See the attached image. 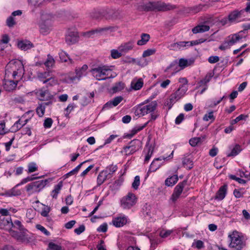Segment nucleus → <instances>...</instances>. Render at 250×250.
Instances as JSON below:
<instances>
[{
  "label": "nucleus",
  "instance_id": "obj_1",
  "mask_svg": "<svg viewBox=\"0 0 250 250\" xmlns=\"http://www.w3.org/2000/svg\"><path fill=\"white\" fill-rule=\"evenodd\" d=\"M141 10L146 11H165L173 8V6L161 1L149 2L141 6Z\"/></svg>",
  "mask_w": 250,
  "mask_h": 250
},
{
  "label": "nucleus",
  "instance_id": "obj_2",
  "mask_svg": "<svg viewBox=\"0 0 250 250\" xmlns=\"http://www.w3.org/2000/svg\"><path fill=\"white\" fill-rule=\"evenodd\" d=\"M92 75L97 80H105L106 79L113 78L111 73V70L105 65H99L90 70Z\"/></svg>",
  "mask_w": 250,
  "mask_h": 250
},
{
  "label": "nucleus",
  "instance_id": "obj_3",
  "mask_svg": "<svg viewBox=\"0 0 250 250\" xmlns=\"http://www.w3.org/2000/svg\"><path fill=\"white\" fill-rule=\"evenodd\" d=\"M23 71V66L20 62H10L5 67V75L9 76L12 74L13 79H16L18 75L21 77Z\"/></svg>",
  "mask_w": 250,
  "mask_h": 250
},
{
  "label": "nucleus",
  "instance_id": "obj_4",
  "mask_svg": "<svg viewBox=\"0 0 250 250\" xmlns=\"http://www.w3.org/2000/svg\"><path fill=\"white\" fill-rule=\"evenodd\" d=\"M228 236L230 240L229 245L230 247L234 248L236 250H241L245 247L246 242L244 237L240 235L237 231H233Z\"/></svg>",
  "mask_w": 250,
  "mask_h": 250
},
{
  "label": "nucleus",
  "instance_id": "obj_5",
  "mask_svg": "<svg viewBox=\"0 0 250 250\" xmlns=\"http://www.w3.org/2000/svg\"><path fill=\"white\" fill-rule=\"evenodd\" d=\"M157 106L156 101H152L148 104H140L138 105L135 110V114L139 117L143 116L147 114L154 111Z\"/></svg>",
  "mask_w": 250,
  "mask_h": 250
},
{
  "label": "nucleus",
  "instance_id": "obj_6",
  "mask_svg": "<svg viewBox=\"0 0 250 250\" xmlns=\"http://www.w3.org/2000/svg\"><path fill=\"white\" fill-rule=\"evenodd\" d=\"M187 90L188 87L187 85H180L178 90L175 93L172 94L169 98L167 100L165 105L168 106L169 109L171 108L173 104L183 97Z\"/></svg>",
  "mask_w": 250,
  "mask_h": 250
},
{
  "label": "nucleus",
  "instance_id": "obj_7",
  "mask_svg": "<svg viewBox=\"0 0 250 250\" xmlns=\"http://www.w3.org/2000/svg\"><path fill=\"white\" fill-rule=\"evenodd\" d=\"M47 182V180H42L33 182L26 186V190L30 194L39 192L45 187Z\"/></svg>",
  "mask_w": 250,
  "mask_h": 250
},
{
  "label": "nucleus",
  "instance_id": "obj_8",
  "mask_svg": "<svg viewBox=\"0 0 250 250\" xmlns=\"http://www.w3.org/2000/svg\"><path fill=\"white\" fill-rule=\"evenodd\" d=\"M116 30V27L109 26L103 27H98L95 29L90 31L88 34L89 36L95 35L96 36H103L111 33Z\"/></svg>",
  "mask_w": 250,
  "mask_h": 250
},
{
  "label": "nucleus",
  "instance_id": "obj_9",
  "mask_svg": "<svg viewBox=\"0 0 250 250\" xmlns=\"http://www.w3.org/2000/svg\"><path fill=\"white\" fill-rule=\"evenodd\" d=\"M121 206L125 209H129L134 206L136 202V198L134 194L128 193L121 200Z\"/></svg>",
  "mask_w": 250,
  "mask_h": 250
},
{
  "label": "nucleus",
  "instance_id": "obj_10",
  "mask_svg": "<svg viewBox=\"0 0 250 250\" xmlns=\"http://www.w3.org/2000/svg\"><path fill=\"white\" fill-rule=\"evenodd\" d=\"M140 142L138 140H133L129 142L126 146L124 147L122 153L126 155H130L133 154L139 149Z\"/></svg>",
  "mask_w": 250,
  "mask_h": 250
},
{
  "label": "nucleus",
  "instance_id": "obj_11",
  "mask_svg": "<svg viewBox=\"0 0 250 250\" xmlns=\"http://www.w3.org/2000/svg\"><path fill=\"white\" fill-rule=\"evenodd\" d=\"M12 228L13 222L10 217L6 219L0 218V228L8 231L13 236L15 237L17 235V232L12 230Z\"/></svg>",
  "mask_w": 250,
  "mask_h": 250
},
{
  "label": "nucleus",
  "instance_id": "obj_12",
  "mask_svg": "<svg viewBox=\"0 0 250 250\" xmlns=\"http://www.w3.org/2000/svg\"><path fill=\"white\" fill-rule=\"evenodd\" d=\"M173 152L174 151H172L168 157L162 156L154 159L150 166L147 173L151 172H155L160 167L162 164L158 163V162L159 161L167 160L168 158L172 159L173 156Z\"/></svg>",
  "mask_w": 250,
  "mask_h": 250
},
{
  "label": "nucleus",
  "instance_id": "obj_13",
  "mask_svg": "<svg viewBox=\"0 0 250 250\" xmlns=\"http://www.w3.org/2000/svg\"><path fill=\"white\" fill-rule=\"evenodd\" d=\"M187 184V180H184L182 182H180L174 188L173 192L171 196L170 200L173 202H175L180 196L183 192L184 188Z\"/></svg>",
  "mask_w": 250,
  "mask_h": 250
},
{
  "label": "nucleus",
  "instance_id": "obj_14",
  "mask_svg": "<svg viewBox=\"0 0 250 250\" xmlns=\"http://www.w3.org/2000/svg\"><path fill=\"white\" fill-rule=\"evenodd\" d=\"M37 77L39 80L42 82L43 83H46L48 82H50L51 83V84L57 83V81L52 76L50 71H45L44 72H38Z\"/></svg>",
  "mask_w": 250,
  "mask_h": 250
},
{
  "label": "nucleus",
  "instance_id": "obj_15",
  "mask_svg": "<svg viewBox=\"0 0 250 250\" xmlns=\"http://www.w3.org/2000/svg\"><path fill=\"white\" fill-rule=\"evenodd\" d=\"M36 95L40 101L51 100L53 98L48 90L42 89H39L36 92Z\"/></svg>",
  "mask_w": 250,
  "mask_h": 250
},
{
  "label": "nucleus",
  "instance_id": "obj_16",
  "mask_svg": "<svg viewBox=\"0 0 250 250\" xmlns=\"http://www.w3.org/2000/svg\"><path fill=\"white\" fill-rule=\"evenodd\" d=\"M123 100L122 96H117L107 102L103 107V110H107L118 105Z\"/></svg>",
  "mask_w": 250,
  "mask_h": 250
},
{
  "label": "nucleus",
  "instance_id": "obj_17",
  "mask_svg": "<svg viewBox=\"0 0 250 250\" xmlns=\"http://www.w3.org/2000/svg\"><path fill=\"white\" fill-rule=\"evenodd\" d=\"M78 33L76 31L69 30L65 37V41L69 44H74L78 41Z\"/></svg>",
  "mask_w": 250,
  "mask_h": 250
},
{
  "label": "nucleus",
  "instance_id": "obj_18",
  "mask_svg": "<svg viewBox=\"0 0 250 250\" xmlns=\"http://www.w3.org/2000/svg\"><path fill=\"white\" fill-rule=\"evenodd\" d=\"M193 45L192 42H179L173 43L169 45L168 48L170 50H177L181 49L186 46H190Z\"/></svg>",
  "mask_w": 250,
  "mask_h": 250
},
{
  "label": "nucleus",
  "instance_id": "obj_19",
  "mask_svg": "<svg viewBox=\"0 0 250 250\" xmlns=\"http://www.w3.org/2000/svg\"><path fill=\"white\" fill-rule=\"evenodd\" d=\"M112 222L116 227H122L127 222V218L125 215L118 216L113 219Z\"/></svg>",
  "mask_w": 250,
  "mask_h": 250
},
{
  "label": "nucleus",
  "instance_id": "obj_20",
  "mask_svg": "<svg viewBox=\"0 0 250 250\" xmlns=\"http://www.w3.org/2000/svg\"><path fill=\"white\" fill-rule=\"evenodd\" d=\"M243 31H241L238 33L231 35L228 37V41L231 46H232L237 42H239L242 38L244 37L243 35Z\"/></svg>",
  "mask_w": 250,
  "mask_h": 250
},
{
  "label": "nucleus",
  "instance_id": "obj_21",
  "mask_svg": "<svg viewBox=\"0 0 250 250\" xmlns=\"http://www.w3.org/2000/svg\"><path fill=\"white\" fill-rule=\"evenodd\" d=\"M230 152L227 153V157H234L238 155L242 150L241 146L238 144H235L233 146H229Z\"/></svg>",
  "mask_w": 250,
  "mask_h": 250
},
{
  "label": "nucleus",
  "instance_id": "obj_22",
  "mask_svg": "<svg viewBox=\"0 0 250 250\" xmlns=\"http://www.w3.org/2000/svg\"><path fill=\"white\" fill-rule=\"evenodd\" d=\"M133 43L134 42L132 41L123 43L118 47V49L122 53H126L133 49Z\"/></svg>",
  "mask_w": 250,
  "mask_h": 250
},
{
  "label": "nucleus",
  "instance_id": "obj_23",
  "mask_svg": "<svg viewBox=\"0 0 250 250\" xmlns=\"http://www.w3.org/2000/svg\"><path fill=\"white\" fill-rule=\"evenodd\" d=\"M18 46L23 50H27L33 47V44L29 41H20L18 42Z\"/></svg>",
  "mask_w": 250,
  "mask_h": 250
},
{
  "label": "nucleus",
  "instance_id": "obj_24",
  "mask_svg": "<svg viewBox=\"0 0 250 250\" xmlns=\"http://www.w3.org/2000/svg\"><path fill=\"white\" fill-rule=\"evenodd\" d=\"M243 10L240 11L238 10H234L231 12L228 16V20L230 22H234L239 18H240Z\"/></svg>",
  "mask_w": 250,
  "mask_h": 250
},
{
  "label": "nucleus",
  "instance_id": "obj_25",
  "mask_svg": "<svg viewBox=\"0 0 250 250\" xmlns=\"http://www.w3.org/2000/svg\"><path fill=\"white\" fill-rule=\"evenodd\" d=\"M144 82L142 78L133 79L131 83V88L135 90H140L143 86Z\"/></svg>",
  "mask_w": 250,
  "mask_h": 250
},
{
  "label": "nucleus",
  "instance_id": "obj_26",
  "mask_svg": "<svg viewBox=\"0 0 250 250\" xmlns=\"http://www.w3.org/2000/svg\"><path fill=\"white\" fill-rule=\"evenodd\" d=\"M180 70L177 62H173L166 68L165 72H170L172 74H174Z\"/></svg>",
  "mask_w": 250,
  "mask_h": 250
},
{
  "label": "nucleus",
  "instance_id": "obj_27",
  "mask_svg": "<svg viewBox=\"0 0 250 250\" xmlns=\"http://www.w3.org/2000/svg\"><path fill=\"white\" fill-rule=\"evenodd\" d=\"M227 190V186L224 185L219 188L216 194L215 198L219 200H223L226 196Z\"/></svg>",
  "mask_w": 250,
  "mask_h": 250
},
{
  "label": "nucleus",
  "instance_id": "obj_28",
  "mask_svg": "<svg viewBox=\"0 0 250 250\" xmlns=\"http://www.w3.org/2000/svg\"><path fill=\"white\" fill-rule=\"evenodd\" d=\"M51 24V23L50 22H47V23H45V22H40L39 25L41 33L43 35L48 34L50 31Z\"/></svg>",
  "mask_w": 250,
  "mask_h": 250
},
{
  "label": "nucleus",
  "instance_id": "obj_29",
  "mask_svg": "<svg viewBox=\"0 0 250 250\" xmlns=\"http://www.w3.org/2000/svg\"><path fill=\"white\" fill-rule=\"evenodd\" d=\"M18 186H15L13 188L5 191L4 193H2V195L5 196L6 197H11L14 196H18L21 194V192L20 190L17 189L16 188Z\"/></svg>",
  "mask_w": 250,
  "mask_h": 250
},
{
  "label": "nucleus",
  "instance_id": "obj_30",
  "mask_svg": "<svg viewBox=\"0 0 250 250\" xmlns=\"http://www.w3.org/2000/svg\"><path fill=\"white\" fill-rule=\"evenodd\" d=\"M118 167L116 165H111L107 166L103 170L108 177L110 179L112 177L113 174L117 171Z\"/></svg>",
  "mask_w": 250,
  "mask_h": 250
},
{
  "label": "nucleus",
  "instance_id": "obj_31",
  "mask_svg": "<svg viewBox=\"0 0 250 250\" xmlns=\"http://www.w3.org/2000/svg\"><path fill=\"white\" fill-rule=\"evenodd\" d=\"M209 29V26L205 24L198 25L192 29V31L194 34L198 33H203L206 31H208Z\"/></svg>",
  "mask_w": 250,
  "mask_h": 250
},
{
  "label": "nucleus",
  "instance_id": "obj_32",
  "mask_svg": "<svg viewBox=\"0 0 250 250\" xmlns=\"http://www.w3.org/2000/svg\"><path fill=\"white\" fill-rule=\"evenodd\" d=\"M28 122L27 120L24 121H21V119L17 121L14 125L12 126L11 129L13 132H16L21 128L24 125H25Z\"/></svg>",
  "mask_w": 250,
  "mask_h": 250
},
{
  "label": "nucleus",
  "instance_id": "obj_33",
  "mask_svg": "<svg viewBox=\"0 0 250 250\" xmlns=\"http://www.w3.org/2000/svg\"><path fill=\"white\" fill-rule=\"evenodd\" d=\"M17 83L13 80H8L5 81L4 84V88L7 91H11L14 89L17 86Z\"/></svg>",
  "mask_w": 250,
  "mask_h": 250
},
{
  "label": "nucleus",
  "instance_id": "obj_34",
  "mask_svg": "<svg viewBox=\"0 0 250 250\" xmlns=\"http://www.w3.org/2000/svg\"><path fill=\"white\" fill-rule=\"evenodd\" d=\"M178 177L177 175L171 176L165 180V185L168 187H172L178 181Z\"/></svg>",
  "mask_w": 250,
  "mask_h": 250
},
{
  "label": "nucleus",
  "instance_id": "obj_35",
  "mask_svg": "<svg viewBox=\"0 0 250 250\" xmlns=\"http://www.w3.org/2000/svg\"><path fill=\"white\" fill-rule=\"evenodd\" d=\"M62 182H60L57 185L54 186V189L52 191L51 195V196L54 198L57 199L58 197V194L60 193L61 189H62Z\"/></svg>",
  "mask_w": 250,
  "mask_h": 250
},
{
  "label": "nucleus",
  "instance_id": "obj_36",
  "mask_svg": "<svg viewBox=\"0 0 250 250\" xmlns=\"http://www.w3.org/2000/svg\"><path fill=\"white\" fill-rule=\"evenodd\" d=\"M109 179L104 170L101 171L98 175L97 182V185L100 186L106 180Z\"/></svg>",
  "mask_w": 250,
  "mask_h": 250
},
{
  "label": "nucleus",
  "instance_id": "obj_37",
  "mask_svg": "<svg viewBox=\"0 0 250 250\" xmlns=\"http://www.w3.org/2000/svg\"><path fill=\"white\" fill-rule=\"evenodd\" d=\"M213 73H208L206 75L205 78L204 79H203L202 80H201L199 82V86H207V84L209 82H210V81L211 80V79L213 77Z\"/></svg>",
  "mask_w": 250,
  "mask_h": 250
},
{
  "label": "nucleus",
  "instance_id": "obj_38",
  "mask_svg": "<svg viewBox=\"0 0 250 250\" xmlns=\"http://www.w3.org/2000/svg\"><path fill=\"white\" fill-rule=\"evenodd\" d=\"M88 66L86 64H84L83 66L76 70V77L80 79L85 75V71L87 69Z\"/></svg>",
  "mask_w": 250,
  "mask_h": 250
},
{
  "label": "nucleus",
  "instance_id": "obj_39",
  "mask_svg": "<svg viewBox=\"0 0 250 250\" xmlns=\"http://www.w3.org/2000/svg\"><path fill=\"white\" fill-rule=\"evenodd\" d=\"M183 165L188 169H190L193 167V163L190 158L185 157L182 161Z\"/></svg>",
  "mask_w": 250,
  "mask_h": 250
},
{
  "label": "nucleus",
  "instance_id": "obj_40",
  "mask_svg": "<svg viewBox=\"0 0 250 250\" xmlns=\"http://www.w3.org/2000/svg\"><path fill=\"white\" fill-rule=\"evenodd\" d=\"M150 39L149 34L143 33L141 35V39L138 41L137 44L138 45H143L146 43Z\"/></svg>",
  "mask_w": 250,
  "mask_h": 250
},
{
  "label": "nucleus",
  "instance_id": "obj_41",
  "mask_svg": "<svg viewBox=\"0 0 250 250\" xmlns=\"http://www.w3.org/2000/svg\"><path fill=\"white\" fill-rule=\"evenodd\" d=\"M54 59L52 56L48 55L46 61L44 62V64L47 69H49L53 67V66L54 65Z\"/></svg>",
  "mask_w": 250,
  "mask_h": 250
},
{
  "label": "nucleus",
  "instance_id": "obj_42",
  "mask_svg": "<svg viewBox=\"0 0 250 250\" xmlns=\"http://www.w3.org/2000/svg\"><path fill=\"white\" fill-rule=\"evenodd\" d=\"M125 87V84L123 83L120 82L116 83L112 87V90L113 92H117L122 90Z\"/></svg>",
  "mask_w": 250,
  "mask_h": 250
},
{
  "label": "nucleus",
  "instance_id": "obj_43",
  "mask_svg": "<svg viewBox=\"0 0 250 250\" xmlns=\"http://www.w3.org/2000/svg\"><path fill=\"white\" fill-rule=\"evenodd\" d=\"M52 16L47 13H42L41 17V21L40 22H45L47 23V22L51 23Z\"/></svg>",
  "mask_w": 250,
  "mask_h": 250
},
{
  "label": "nucleus",
  "instance_id": "obj_44",
  "mask_svg": "<svg viewBox=\"0 0 250 250\" xmlns=\"http://www.w3.org/2000/svg\"><path fill=\"white\" fill-rule=\"evenodd\" d=\"M45 107L43 104L41 103L39 104L38 106L36 108V112L38 116L40 117H42L44 114Z\"/></svg>",
  "mask_w": 250,
  "mask_h": 250
},
{
  "label": "nucleus",
  "instance_id": "obj_45",
  "mask_svg": "<svg viewBox=\"0 0 250 250\" xmlns=\"http://www.w3.org/2000/svg\"><path fill=\"white\" fill-rule=\"evenodd\" d=\"M147 124V123H146L145 124L143 125L136 126L134 127L131 131V133L130 134L128 135V136L130 137H132L133 135H134L137 132H138L139 131L142 130L143 128H144L146 126Z\"/></svg>",
  "mask_w": 250,
  "mask_h": 250
},
{
  "label": "nucleus",
  "instance_id": "obj_46",
  "mask_svg": "<svg viewBox=\"0 0 250 250\" xmlns=\"http://www.w3.org/2000/svg\"><path fill=\"white\" fill-rule=\"evenodd\" d=\"M84 163V162L81 163L80 164H79L78 166H77L74 169L67 173L65 175L66 177H68L70 176L76 174L77 173V172L80 170V168L83 165V164Z\"/></svg>",
  "mask_w": 250,
  "mask_h": 250
},
{
  "label": "nucleus",
  "instance_id": "obj_47",
  "mask_svg": "<svg viewBox=\"0 0 250 250\" xmlns=\"http://www.w3.org/2000/svg\"><path fill=\"white\" fill-rule=\"evenodd\" d=\"M178 64L181 69H183L190 65L188 60L184 59H180Z\"/></svg>",
  "mask_w": 250,
  "mask_h": 250
},
{
  "label": "nucleus",
  "instance_id": "obj_48",
  "mask_svg": "<svg viewBox=\"0 0 250 250\" xmlns=\"http://www.w3.org/2000/svg\"><path fill=\"white\" fill-rule=\"evenodd\" d=\"M206 4H199L198 5L194 6L191 8V12L194 14L198 13L199 11H201L202 9H203V8L206 7Z\"/></svg>",
  "mask_w": 250,
  "mask_h": 250
},
{
  "label": "nucleus",
  "instance_id": "obj_49",
  "mask_svg": "<svg viewBox=\"0 0 250 250\" xmlns=\"http://www.w3.org/2000/svg\"><path fill=\"white\" fill-rule=\"evenodd\" d=\"M38 170V167L35 163L31 162L28 165V173H32Z\"/></svg>",
  "mask_w": 250,
  "mask_h": 250
},
{
  "label": "nucleus",
  "instance_id": "obj_50",
  "mask_svg": "<svg viewBox=\"0 0 250 250\" xmlns=\"http://www.w3.org/2000/svg\"><path fill=\"white\" fill-rule=\"evenodd\" d=\"M192 246L198 249H201L204 248V244L201 240H194V242L192 243Z\"/></svg>",
  "mask_w": 250,
  "mask_h": 250
},
{
  "label": "nucleus",
  "instance_id": "obj_51",
  "mask_svg": "<svg viewBox=\"0 0 250 250\" xmlns=\"http://www.w3.org/2000/svg\"><path fill=\"white\" fill-rule=\"evenodd\" d=\"M47 250H62V247L53 242L48 244Z\"/></svg>",
  "mask_w": 250,
  "mask_h": 250
},
{
  "label": "nucleus",
  "instance_id": "obj_52",
  "mask_svg": "<svg viewBox=\"0 0 250 250\" xmlns=\"http://www.w3.org/2000/svg\"><path fill=\"white\" fill-rule=\"evenodd\" d=\"M247 117V115H245L244 114H241L238 117H237L235 119L232 120L230 122V124L234 125L235 124H236L240 121L246 120Z\"/></svg>",
  "mask_w": 250,
  "mask_h": 250
},
{
  "label": "nucleus",
  "instance_id": "obj_53",
  "mask_svg": "<svg viewBox=\"0 0 250 250\" xmlns=\"http://www.w3.org/2000/svg\"><path fill=\"white\" fill-rule=\"evenodd\" d=\"M140 184V179L139 176H136L134 178L133 182L132 184V187L135 190L138 189Z\"/></svg>",
  "mask_w": 250,
  "mask_h": 250
},
{
  "label": "nucleus",
  "instance_id": "obj_54",
  "mask_svg": "<svg viewBox=\"0 0 250 250\" xmlns=\"http://www.w3.org/2000/svg\"><path fill=\"white\" fill-rule=\"evenodd\" d=\"M153 152V148L151 146H149L147 149V154L145 158V162H147L151 158Z\"/></svg>",
  "mask_w": 250,
  "mask_h": 250
},
{
  "label": "nucleus",
  "instance_id": "obj_55",
  "mask_svg": "<svg viewBox=\"0 0 250 250\" xmlns=\"http://www.w3.org/2000/svg\"><path fill=\"white\" fill-rule=\"evenodd\" d=\"M201 141V139L200 137H194L193 138H191L189 140V144L192 146H196L199 143H200Z\"/></svg>",
  "mask_w": 250,
  "mask_h": 250
},
{
  "label": "nucleus",
  "instance_id": "obj_56",
  "mask_svg": "<svg viewBox=\"0 0 250 250\" xmlns=\"http://www.w3.org/2000/svg\"><path fill=\"white\" fill-rule=\"evenodd\" d=\"M122 52L119 50L112 49L111 50V56L113 59H118L122 56Z\"/></svg>",
  "mask_w": 250,
  "mask_h": 250
},
{
  "label": "nucleus",
  "instance_id": "obj_57",
  "mask_svg": "<svg viewBox=\"0 0 250 250\" xmlns=\"http://www.w3.org/2000/svg\"><path fill=\"white\" fill-rule=\"evenodd\" d=\"M13 228H16L17 229H19L20 230H23L24 229V227L21 224V223L19 220H15L13 223Z\"/></svg>",
  "mask_w": 250,
  "mask_h": 250
},
{
  "label": "nucleus",
  "instance_id": "obj_58",
  "mask_svg": "<svg viewBox=\"0 0 250 250\" xmlns=\"http://www.w3.org/2000/svg\"><path fill=\"white\" fill-rule=\"evenodd\" d=\"M215 118L213 116V111H210L208 114H206L203 117V120L208 121L209 120L214 121Z\"/></svg>",
  "mask_w": 250,
  "mask_h": 250
},
{
  "label": "nucleus",
  "instance_id": "obj_59",
  "mask_svg": "<svg viewBox=\"0 0 250 250\" xmlns=\"http://www.w3.org/2000/svg\"><path fill=\"white\" fill-rule=\"evenodd\" d=\"M102 13L99 11H95L90 14V17L94 19L99 20L102 17Z\"/></svg>",
  "mask_w": 250,
  "mask_h": 250
},
{
  "label": "nucleus",
  "instance_id": "obj_60",
  "mask_svg": "<svg viewBox=\"0 0 250 250\" xmlns=\"http://www.w3.org/2000/svg\"><path fill=\"white\" fill-rule=\"evenodd\" d=\"M156 52L155 49H148L144 51L143 57L145 58L153 55Z\"/></svg>",
  "mask_w": 250,
  "mask_h": 250
},
{
  "label": "nucleus",
  "instance_id": "obj_61",
  "mask_svg": "<svg viewBox=\"0 0 250 250\" xmlns=\"http://www.w3.org/2000/svg\"><path fill=\"white\" fill-rule=\"evenodd\" d=\"M52 123V119L50 118H47L44 121L43 126L46 128H49L51 127Z\"/></svg>",
  "mask_w": 250,
  "mask_h": 250
},
{
  "label": "nucleus",
  "instance_id": "obj_62",
  "mask_svg": "<svg viewBox=\"0 0 250 250\" xmlns=\"http://www.w3.org/2000/svg\"><path fill=\"white\" fill-rule=\"evenodd\" d=\"M231 46L228 40L225 41L219 47V48L221 50H225Z\"/></svg>",
  "mask_w": 250,
  "mask_h": 250
},
{
  "label": "nucleus",
  "instance_id": "obj_63",
  "mask_svg": "<svg viewBox=\"0 0 250 250\" xmlns=\"http://www.w3.org/2000/svg\"><path fill=\"white\" fill-rule=\"evenodd\" d=\"M36 228L46 236H49L50 235V232L42 226L38 224L36 225Z\"/></svg>",
  "mask_w": 250,
  "mask_h": 250
},
{
  "label": "nucleus",
  "instance_id": "obj_64",
  "mask_svg": "<svg viewBox=\"0 0 250 250\" xmlns=\"http://www.w3.org/2000/svg\"><path fill=\"white\" fill-rule=\"evenodd\" d=\"M6 23L8 27H13L16 23L14 19L12 16H10L7 18L6 20Z\"/></svg>",
  "mask_w": 250,
  "mask_h": 250
}]
</instances>
